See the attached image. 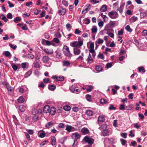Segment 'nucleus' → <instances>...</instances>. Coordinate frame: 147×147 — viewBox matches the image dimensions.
Wrapping results in <instances>:
<instances>
[{
	"label": "nucleus",
	"instance_id": "58",
	"mask_svg": "<svg viewBox=\"0 0 147 147\" xmlns=\"http://www.w3.org/2000/svg\"><path fill=\"white\" fill-rule=\"evenodd\" d=\"M27 55L28 58L30 59H33L34 57V55L32 54H28Z\"/></svg>",
	"mask_w": 147,
	"mask_h": 147
},
{
	"label": "nucleus",
	"instance_id": "6",
	"mask_svg": "<svg viewBox=\"0 0 147 147\" xmlns=\"http://www.w3.org/2000/svg\"><path fill=\"white\" fill-rule=\"evenodd\" d=\"M78 42H77V45L78 47L81 46L83 44V38L82 37H79L78 39Z\"/></svg>",
	"mask_w": 147,
	"mask_h": 147
},
{
	"label": "nucleus",
	"instance_id": "16",
	"mask_svg": "<svg viewBox=\"0 0 147 147\" xmlns=\"http://www.w3.org/2000/svg\"><path fill=\"white\" fill-rule=\"evenodd\" d=\"M74 127H72L71 125H67L66 127L65 130L69 132H70L73 131V129H74Z\"/></svg>",
	"mask_w": 147,
	"mask_h": 147
},
{
	"label": "nucleus",
	"instance_id": "7",
	"mask_svg": "<svg viewBox=\"0 0 147 147\" xmlns=\"http://www.w3.org/2000/svg\"><path fill=\"white\" fill-rule=\"evenodd\" d=\"M50 109V106L48 105H46L43 108V112L45 113H49Z\"/></svg>",
	"mask_w": 147,
	"mask_h": 147
},
{
	"label": "nucleus",
	"instance_id": "3",
	"mask_svg": "<svg viewBox=\"0 0 147 147\" xmlns=\"http://www.w3.org/2000/svg\"><path fill=\"white\" fill-rule=\"evenodd\" d=\"M5 86L6 87V88L7 90L9 91L12 92L13 91V88L7 82H5L4 84Z\"/></svg>",
	"mask_w": 147,
	"mask_h": 147
},
{
	"label": "nucleus",
	"instance_id": "11",
	"mask_svg": "<svg viewBox=\"0 0 147 147\" xmlns=\"http://www.w3.org/2000/svg\"><path fill=\"white\" fill-rule=\"evenodd\" d=\"M62 10H60L58 11V13L60 15H64L66 13V9L65 8H63V7H61Z\"/></svg>",
	"mask_w": 147,
	"mask_h": 147
},
{
	"label": "nucleus",
	"instance_id": "47",
	"mask_svg": "<svg viewBox=\"0 0 147 147\" xmlns=\"http://www.w3.org/2000/svg\"><path fill=\"white\" fill-rule=\"evenodd\" d=\"M43 81L44 83H50L51 82L49 78H45L43 79Z\"/></svg>",
	"mask_w": 147,
	"mask_h": 147
},
{
	"label": "nucleus",
	"instance_id": "5",
	"mask_svg": "<svg viewBox=\"0 0 147 147\" xmlns=\"http://www.w3.org/2000/svg\"><path fill=\"white\" fill-rule=\"evenodd\" d=\"M81 131L83 135H86L90 133L89 129L86 127H83L81 130Z\"/></svg>",
	"mask_w": 147,
	"mask_h": 147
},
{
	"label": "nucleus",
	"instance_id": "51",
	"mask_svg": "<svg viewBox=\"0 0 147 147\" xmlns=\"http://www.w3.org/2000/svg\"><path fill=\"white\" fill-rule=\"evenodd\" d=\"M107 101L105 98H102L101 99L100 103L101 104H105L107 103Z\"/></svg>",
	"mask_w": 147,
	"mask_h": 147
},
{
	"label": "nucleus",
	"instance_id": "33",
	"mask_svg": "<svg viewBox=\"0 0 147 147\" xmlns=\"http://www.w3.org/2000/svg\"><path fill=\"white\" fill-rule=\"evenodd\" d=\"M138 20V18L137 17L133 16L129 20L131 22H133Z\"/></svg>",
	"mask_w": 147,
	"mask_h": 147
},
{
	"label": "nucleus",
	"instance_id": "44",
	"mask_svg": "<svg viewBox=\"0 0 147 147\" xmlns=\"http://www.w3.org/2000/svg\"><path fill=\"white\" fill-rule=\"evenodd\" d=\"M11 65L13 70L14 71H16L17 70L18 68L17 66L15 65L14 63H13L11 64Z\"/></svg>",
	"mask_w": 147,
	"mask_h": 147
},
{
	"label": "nucleus",
	"instance_id": "56",
	"mask_svg": "<svg viewBox=\"0 0 147 147\" xmlns=\"http://www.w3.org/2000/svg\"><path fill=\"white\" fill-rule=\"evenodd\" d=\"M121 136L123 138H127V134L126 133H121Z\"/></svg>",
	"mask_w": 147,
	"mask_h": 147
},
{
	"label": "nucleus",
	"instance_id": "29",
	"mask_svg": "<svg viewBox=\"0 0 147 147\" xmlns=\"http://www.w3.org/2000/svg\"><path fill=\"white\" fill-rule=\"evenodd\" d=\"M32 72V70H30L28 71V72H27L25 74V75H24V78H27L28 77H29L30 76Z\"/></svg>",
	"mask_w": 147,
	"mask_h": 147
},
{
	"label": "nucleus",
	"instance_id": "37",
	"mask_svg": "<svg viewBox=\"0 0 147 147\" xmlns=\"http://www.w3.org/2000/svg\"><path fill=\"white\" fill-rule=\"evenodd\" d=\"M63 65L64 66H68L70 64L69 62L67 61H63Z\"/></svg>",
	"mask_w": 147,
	"mask_h": 147
},
{
	"label": "nucleus",
	"instance_id": "43",
	"mask_svg": "<svg viewBox=\"0 0 147 147\" xmlns=\"http://www.w3.org/2000/svg\"><path fill=\"white\" fill-rule=\"evenodd\" d=\"M125 29L127 31L130 32H131L132 31V30L130 28V26L129 25H127V26L125 27Z\"/></svg>",
	"mask_w": 147,
	"mask_h": 147
},
{
	"label": "nucleus",
	"instance_id": "14",
	"mask_svg": "<svg viewBox=\"0 0 147 147\" xmlns=\"http://www.w3.org/2000/svg\"><path fill=\"white\" fill-rule=\"evenodd\" d=\"M49 113L51 115H55L56 113V108L54 107H51L50 108Z\"/></svg>",
	"mask_w": 147,
	"mask_h": 147
},
{
	"label": "nucleus",
	"instance_id": "48",
	"mask_svg": "<svg viewBox=\"0 0 147 147\" xmlns=\"http://www.w3.org/2000/svg\"><path fill=\"white\" fill-rule=\"evenodd\" d=\"M86 100L90 102L91 101V96L89 94H87L86 95Z\"/></svg>",
	"mask_w": 147,
	"mask_h": 147
},
{
	"label": "nucleus",
	"instance_id": "41",
	"mask_svg": "<svg viewBox=\"0 0 147 147\" xmlns=\"http://www.w3.org/2000/svg\"><path fill=\"white\" fill-rule=\"evenodd\" d=\"M34 66L35 68H38L40 67V65L38 63V62L34 61Z\"/></svg>",
	"mask_w": 147,
	"mask_h": 147
},
{
	"label": "nucleus",
	"instance_id": "26",
	"mask_svg": "<svg viewBox=\"0 0 147 147\" xmlns=\"http://www.w3.org/2000/svg\"><path fill=\"white\" fill-rule=\"evenodd\" d=\"M89 51L92 54V56L93 58H95L96 56V53L94 49V48L90 49Z\"/></svg>",
	"mask_w": 147,
	"mask_h": 147
},
{
	"label": "nucleus",
	"instance_id": "8",
	"mask_svg": "<svg viewBox=\"0 0 147 147\" xmlns=\"http://www.w3.org/2000/svg\"><path fill=\"white\" fill-rule=\"evenodd\" d=\"M75 55H79L81 53L80 50L77 48H74L73 51Z\"/></svg>",
	"mask_w": 147,
	"mask_h": 147
},
{
	"label": "nucleus",
	"instance_id": "36",
	"mask_svg": "<svg viewBox=\"0 0 147 147\" xmlns=\"http://www.w3.org/2000/svg\"><path fill=\"white\" fill-rule=\"evenodd\" d=\"M63 109L66 111H69L71 109V107L69 105H66L63 107Z\"/></svg>",
	"mask_w": 147,
	"mask_h": 147
},
{
	"label": "nucleus",
	"instance_id": "32",
	"mask_svg": "<svg viewBox=\"0 0 147 147\" xmlns=\"http://www.w3.org/2000/svg\"><path fill=\"white\" fill-rule=\"evenodd\" d=\"M52 122H49L45 125V127L49 129L53 125Z\"/></svg>",
	"mask_w": 147,
	"mask_h": 147
},
{
	"label": "nucleus",
	"instance_id": "54",
	"mask_svg": "<svg viewBox=\"0 0 147 147\" xmlns=\"http://www.w3.org/2000/svg\"><path fill=\"white\" fill-rule=\"evenodd\" d=\"M9 45L11 48H12V49L14 50L16 49L17 47L16 45H13L10 43L9 44Z\"/></svg>",
	"mask_w": 147,
	"mask_h": 147
},
{
	"label": "nucleus",
	"instance_id": "19",
	"mask_svg": "<svg viewBox=\"0 0 147 147\" xmlns=\"http://www.w3.org/2000/svg\"><path fill=\"white\" fill-rule=\"evenodd\" d=\"M93 113V111L90 110H87L85 112V114L89 116H92Z\"/></svg>",
	"mask_w": 147,
	"mask_h": 147
},
{
	"label": "nucleus",
	"instance_id": "57",
	"mask_svg": "<svg viewBox=\"0 0 147 147\" xmlns=\"http://www.w3.org/2000/svg\"><path fill=\"white\" fill-rule=\"evenodd\" d=\"M112 65H113L112 63H107L106 64V67L107 69H108L111 67Z\"/></svg>",
	"mask_w": 147,
	"mask_h": 147
},
{
	"label": "nucleus",
	"instance_id": "49",
	"mask_svg": "<svg viewBox=\"0 0 147 147\" xmlns=\"http://www.w3.org/2000/svg\"><path fill=\"white\" fill-rule=\"evenodd\" d=\"M1 16H2L1 19L3 20L5 22H6L8 20V19L6 18V17L5 16L4 14H2L1 15Z\"/></svg>",
	"mask_w": 147,
	"mask_h": 147
},
{
	"label": "nucleus",
	"instance_id": "22",
	"mask_svg": "<svg viewBox=\"0 0 147 147\" xmlns=\"http://www.w3.org/2000/svg\"><path fill=\"white\" fill-rule=\"evenodd\" d=\"M107 9V6L106 5H103L100 8V11L102 12H104L106 11Z\"/></svg>",
	"mask_w": 147,
	"mask_h": 147
},
{
	"label": "nucleus",
	"instance_id": "52",
	"mask_svg": "<svg viewBox=\"0 0 147 147\" xmlns=\"http://www.w3.org/2000/svg\"><path fill=\"white\" fill-rule=\"evenodd\" d=\"M21 20V18L20 17H17L14 19V22L16 23L20 21Z\"/></svg>",
	"mask_w": 147,
	"mask_h": 147
},
{
	"label": "nucleus",
	"instance_id": "13",
	"mask_svg": "<svg viewBox=\"0 0 147 147\" xmlns=\"http://www.w3.org/2000/svg\"><path fill=\"white\" fill-rule=\"evenodd\" d=\"M101 133L102 136L104 137L107 136L109 135V131L107 129L102 130L101 131Z\"/></svg>",
	"mask_w": 147,
	"mask_h": 147
},
{
	"label": "nucleus",
	"instance_id": "20",
	"mask_svg": "<svg viewBox=\"0 0 147 147\" xmlns=\"http://www.w3.org/2000/svg\"><path fill=\"white\" fill-rule=\"evenodd\" d=\"M51 145L52 146H54L56 142V139L55 137L53 136L51 137Z\"/></svg>",
	"mask_w": 147,
	"mask_h": 147
},
{
	"label": "nucleus",
	"instance_id": "4",
	"mask_svg": "<svg viewBox=\"0 0 147 147\" xmlns=\"http://www.w3.org/2000/svg\"><path fill=\"white\" fill-rule=\"evenodd\" d=\"M94 58H93V57H92L90 53L89 54L88 56L86 59V61L87 62V63H89V64H90L92 63L93 61V59Z\"/></svg>",
	"mask_w": 147,
	"mask_h": 147
},
{
	"label": "nucleus",
	"instance_id": "28",
	"mask_svg": "<svg viewBox=\"0 0 147 147\" xmlns=\"http://www.w3.org/2000/svg\"><path fill=\"white\" fill-rule=\"evenodd\" d=\"M106 27H105V28L103 30L101 31V32H104V31L106 30L107 31L106 32L107 34H108L109 32H114V30L112 28L111 29H106Z\"/></svg>",
	"mask_w": 147,
	"mask_h": 147
},
{
	"label": "nucleus",
	"instance_id": "18",
	"mask_svg": "<svg viewBox=\"0 0 147 147\" xmlns=\"http://www.w3.org/2000/svg\"><path fill=\"white\" fill-rule=\"evenodd\" d=\"M95 67L96 70L98 72L102 71L103 69L102 66L100 65H96Z\"/></svg>",
	"mask_w": 147,
	"mask_h": 147
},
{
	"label": "nucleus",
	"instance_id": "61",
	"mask_svg": "<svg viewBox=\"0 0 147 147\" xmlns=\"http://www.w3.org/2000/svg\"><path fill=\"white\" fill-rule=\"evenodd\" d=\"M62 3L65 7H67L68 6V3L66 1L63 0L62 1Z\"/></svg>",
	"mask_w": 147,
	"mask_h": 147
},
{
	"label": "nucleus",
	"instance_id": "34",
	"mask_svg": "<svg viewBox=\"0 0 147 147\" xmlns=\"http://www.w3.org/2000/svg\"><path fill=\"white\" fill-rule=\"evenodd\" d=\"M138 70L139 72H140L142 71L143 73H144L145 72V70L144 69V67L142 66L139 67H138Z\"/></svg>",
	"mask_w": 147,
	"mask_h": 147
},
{
	"label": "nucleus",
	"instance_id": "38",
	"mask_svg": "<svg viewBox=\"0 0 147 147\" xmlns=\"http://www.w3.org/2000/svg\"><path fill=\"white\" fill-rule=\"evenodd\" d=\"M84 24H88L90 22V20L87 18H85L83 20Z\"/></svg>",
	"mask_w": 147,
	"mask_h": 147
},
{
	"label": "nucleus",
	"instance_id": "23",
	"mask_svg": "<svg viewBox=\"0 0 147 147\" xmlns=\"http://www.w3.org/2000/svg\"><path fill=\"white\" fill-rule=\"evenodd\" d=\"M67 138V137L65 136L64 138L60 139L59 140V142L61 144H64V143L65 141L66 140Z\"/></svg>",
	"mask_w": 147,
	"mask_h": 147
},
{
	"label": "nucleus",
	"instance_id": "42",
	"mask_svg": "<svg viewBox=\"0 0 147 147\" xmlns=\"http://www.w3.org/2000/svg\"><path fill=\"white\" fill-rule=\"evenodd\" d=\"M92 31L93 33H96L97 31V27L95 26H93L92 28Z\"/></svg>",
	"mask_w": 147,
	"mask_h": 147
},
{
	"label": "nucleus",
	"instance_id": "31",
	"mask_svg": "<svg viewBox=\"0 0 147 147\" xmlns=\"http://www.w3.org/2000/svg\"><path fill=\"white\" fill-rule=\"evenodd\" d=\"M109 16L112 19H114V11H111L108 13Z\"/></svg>",
	"mask_w": 147,
	"mask_h": 147
},
{
	"label": "nucleus",
	"instance_id": "39",
	"mask_svg": "<svg viewBox=\"0 0 147 147\" xmlns=\"http://www.w3.org/2000/svg\"><path fill=\"white\" fill-rule=\"evenodd\" d=\"M44 51L45 52L48 54L52 55L53 53V50H51V51H48V49H45Z\"/></svg>",
	"mask_w": 147,
	"mask_h": 147
},
{
	"label": "nucleus",
	"instance_id": "63",
	"mask_svg": "<svg viewBox=\"0 0 147 147\" xmlns=\"http://www.w3.org/2000/svg\"><path fill=\"white\" fill-rule=\"evenodd\" d=\"M53 41L57 44H59L60 42L59 40L57 38H54L53 39Z\"/></svg>",
	"mask_w": 147,
	"mask_h": 147
},
{
	"label": "nucleus",
	"instance_id": "35",
	"mask_svg": "<svg viewBox=\"0 0 147 147\" xmlns=\"http://www.w3.org/2000/svg\"><path fill=\"white\" fill-rule=\"evenodd\" d=\"M76 88V86L75 85H72L69 87L70 90L72 92H74L75 89Z\"/></svg>",
	"mask_w": 147,
	"mask_h": 147
},
{
	"label": "nucleus",
	"instance_id": "21",
	"mask_svg": "<svg viewBox=\"0 0 147 147\" xmlns=\"http://www.w3.org/2000/svg\"><path fill=\"white\" fill-rule=\"evenodd\" d=\"M107 124H102L101 126L99 128V129L101 130V129H102V130H103L107 129Z\"/></svg>",
	"mask_w": 147,
	"mask_h": 147
},
{
	"label": "nucleus",
	"instance_id": "55",
	"mask_svg": "<svg viewBox=\"0 0 147 147\" xmlns=\"http://www.w3.org/2000/svg\"><path fill=\"white\" fill-rule=\"evenodd\" d=\"M98 58L101 59L103 60L104 59V57L102 53H99L98 55Z\"/></svg>",
	"mask_w": 147,
	"mask_h": 147
},
{
	"label": "nucleus",
	"instance_id": "59",
	"mask_svg": "<svg viewBox=\"0 0 147 147\" xmlns=\"http://www.w3.org/2000/svg\"><path fill=\"white\" fill-rule=\"evenodd\" d=\"M30 16V14L29 13H27L26 12H24L22 15L23 17L24 18L29 16Z\"/></svg>",
	"mask_w": 147,
	"mask_h": 147
},
{
	"label": "nucleus",
	"instance_id": "17",
	"mask_svg": "<svg viewBox=\"0 0 147 147\" xmlns=\"http://www.w3.org/2000/svg\"><path fill=\"white\" fill-rule=\"evenodd\" d=\"M56 88V86L54 85H49L48 86V88L49 90L54 91Z\"/></svg>",
	"mask_w": 147,
	"mask_h": 147
},
{
	"label": "nucleus",
	"instance_id": "25",
	"mask_svg": "<svg viewBox=\"0 0 147 147\" xmlns=\"http://www.w3.org/2000/svg\"><path fill=\"white\" fill-rule=\"evenodd\" d=\"M70 45L73 47H79L77 45V41H73L70 43Z\"/></svg>",
	"mask_w": 147,
	"mask_h": 147
},
{
	"label": "nucleus",
	"instance_id": "50",
	"mask_svg": "<svg viewBox=\"0 0 147 147\" xmlns=\"http://www.w3.org/2000/svg\"><path fill=\"white\" fill-rule=\"evenodd\" d=\"M109 109L110 110H115L116 109V107H114L113 105L112 104H111L109 107Z\"/></svg>",
	"mask_w": 147,
	"mask_h": 147
},
{
	"label": "nucleus",
	"instance_id": "62",
	"mask_svg": "<svg viewBox=\"0 0 147 147\" xmlns=\"http://www.w3.org/2000/svg\"><path fill=\"white\" fill-rule=\"evenodd\" d=\"M78 142L77 139H75L74 140V143L72 145V147H75L78 144Z\"/></svg>",
	"mask_w": 147,
	"mask_h": 147
},
{
	"label": "nucleus",
	"instance_id": "45",
	"mask_svg": "<svg viewBox=\"0 0 147 147\" xmlns=\"http://www.w3.org/2000/svg\"><path fill=\"white\" fill-rule=\"evenodd\" d=\"M120 140L121 144L123 146H124L125 145V144H126L127 141L123 139H120Z\"/></svg>",
	"mask_w": 147,
	"mask_h": 147
},
{
	"label": "nucleus",
	"instance_id": "27",
	"mask_svg": "<svg viewBox=\"0 0 147 147\" xmlns=\"http://www.w3.org/2000/svg\"><path fill=\"white\" fill-rule=\"evenodd\" d=\"M49 59V58L47 56H45L42 58V61L44 63H46L48 62Z\"/></svg>",
	"mask_w": 147,
	"mask_h": 147
},
{
	"label": "nucleus",
	"instance_id": "24",
	"mask_svg": "<svg viewBox=\"0 0 147 147\" xmlns=\"http://www.w3.org/2000/svg\"><path fill=\"white\" fill-rule=\"evenodd\" d=\"M25 100L22 96H20L18 99V101L19 103H22Z\"/></svg>",
	"mask_w": 147,
	"mask_h": 147
},
{
	"label": "nucleus",
	"instance_id": "30",
	"mask_svg": "<svg viewBox=\"0 0 147 147\" xmlns=\"http://www.w3.org/2000/svg\"><path fill=\"white\" fill-rule=\"evenodd\" d=\"M98 121L103 122L105 121V118L102 116H100L98 118Z\"/></svg>",
	"mask_w": 147,
	"mask_h": 147
},
{
	"label": "nucleus",
	"instance_id": "60",
	"mask_svg": "<svg viewBox=\"0 0 147 147\" xmlns=\"http://www.w3.org/2000/svg\"><path fill=\"white\" fill-rule=\"evenodd\" d=\"M119 109L121 110H124L125 109V105L124 104L120 105Z\"/></svg>",
	"mask_w": 147,
	"mask_h": 147
},
{
	"label": "nucleus",
	"instance_id": "2",
	"mask_svg": "<svg viewBox=\"0 0 147 147\" xmlns=\"http://www.w3.org/2000/svg\"><path fill=\"white\" fill-rule=\"evenodd\" d=\"M90 146H91L94 142V140L92 138L88 137V136H85L83 139Z\"/></svg>",
	"mask_w": 147,
	"mask_h": 147
},
{
	"label": "nucleus",
	"instance_id": "64",
	"mask_svg": "<svg viewBox=\"0 0 147 147\" xmlns=\"http://www.w3.org/2000/svg\"><path fill=\"white\" fill-rule=\"evenodd\" d=\"M7 17L9 19H11L12 18L13 16L12 14L10 13H8L7 15Z\"/></svg>",
	"mask_w": 147,
	"mask_h": 147
},
{
	"label": "nucleus",
	"instance_id": "40",
	"mask_svg": "<svg viewBox=\"0 0 147 147\" xmlns=\"http://www.w3.org/2000/svg\"><path fill=\"white\" fill-rule=\"evenodd\" d=\"M93 87L92 85H90L88 86V87L87 88V92H88L91 91L93 89Z\"/></svg>",
	"mask_w": 147,
	"mask_h": 147
},
{
	"label": "nucleus",
	"instance_id": "46",
	"mask_svg": "<svg viewBox=\"0 0 147 147\" xmlns=\"http://www.w3.org/2000/svg\"><path fill=\"white\" fill-rule=\"evenodd\" d=\"M64 78L63 76H59L57 77V81H62L64 80Z\"/></svg>",
	"mask_w": 147,
	"mask_h": 147
},
{
	"label": "nucleus",
	"instance_id": "53",
	"mask_svg": "<svg viewBox=\"0 0 147 147\" xmlns=\"http://www.w3.org/2000/svg\"><path fill=\"white\" fill-rule=\"evenodd\" d=\"M4 55H5L7 57H9V56H11V54L10 52L8 51H5V54Z\"/></svg>",
	"mask_w": 147,
	"mask_h": 147
},
{
	"label": "nucleus",
	"instance_id": "15",
	"mask_svg": "<svg viewBox=\"0 0 147 147\" xmlns=\"http://www.w3.org/2000/svg\"><path fill=\"white\" fill-rule=\"evenodd\" d=\"M140 17L141 18H144L145 17H147V10L145 12H140Z\"/></svg>",
	"mask_w": 147,
	"mask_h": 147
},
{
	"label": "nucleus",
	"instance_id": "9",
	"mask_svg": "<svg viewBox=\"0 0 147 147\" xmlns=\"http://www.w3.org/2000/svg\"><path fill=\"white\" fill-rule=\"evenodd\" d=\"M55 53H56V56L57 58L59 59L62 58V54L59 50H57L55 52Z\"/></svg>",
	"mask_w": 147,
	"mask_h": 147
},
{
	"label": "nucleus",
	"instance_id": "10",
	"mask_svg": "<svg viewBox=\"0 0 147 147\" xmlns=\"http://www.w3.org/2000/svg\"><path fill=\"white\" fill-rule=\"evenodd\" d=\"M19 111L21 112H24L26 110V107L24 105H21L19 107Z\"/></svg>",
	"mask_w": 147,
	"mask_h": 147
},
{
	"label": "nucleus",
	"instance_id": "12",
	"mask_svg": "<svg viewBox=\"0 0 147 147\" xmlns=\"http://www.w3.org/2000/svg\"><path fill=\"white\" fill-rule=\"evenodd\" d=\"M72 138H74L76 139H79L80 138V135L78 133L76 132L73 133L72 135Z\"/></svg>",
	"mask_w": 147,
	"mask_h": 147
},
{
	"label": "nucleus",
	"instance_id": "1",
	"mask_svg": "<svg viewBox=\"0 0 147 147\" xmlns=\"http://www.w3.org/2000/svg\"><path fill=\"white\" fill-rule=\"evenodd\" d=\"M62 51L63 54L66 57L69 58H71L72 57V55L70 52L69 47L65 45H64Z\"/></svg>",
	"mask_w": 147,
	"mask_h": 147
}]
</instances>
